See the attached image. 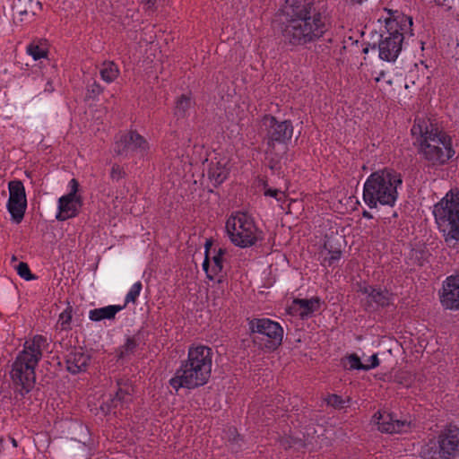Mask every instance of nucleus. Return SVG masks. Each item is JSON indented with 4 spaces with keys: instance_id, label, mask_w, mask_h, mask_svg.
Listing matches in <instances>:
<instances>
[{
    "instance_id": "obj_1",
    "label": "nucleus",
    "mask_w": 459,
    "mask_h": 459,
    "mask_svg": "<svg viewBox=\"0 0 459 459\" xmlns=\"http://www.w3.org/2000/svg\"><path fill=\"white\" fill-rule=\"evenodd\" d=\"M331 27L325 0H288L281 10L280 30L286 45L307 48L323 39Z\"/></svg>"
},
{
    "instance_id": "obj_2",
    "label": "nucleus",
    "mask_w": 459,
    "mask_h": 459,
    "mask_svg": "<svg viewBox=\"0 0 459 459\" xmlns=\"http://www.w3.org/2000/svg\"><path fill=\"white\" fill-rule=\"evenodd\" d=\"M411 132L415 137L414 145L418 146V152L426 166H442L455 155L451 137L432 124L424 120L415 121Z\"/></svg>"
},
{
    "instance_id": "obj_3",
    "label": "nucleus",
    "mask_w": 459,
    "mask_h": 459,
    "mask_svg": "<svg viewBox=\"0 0 459 459\" xmlns=\"http://www.w3.org/2000/svg\"><path fill=\"white\" fill-rule=\"evenodd\" d=\"M49 347L46 336L36 334L27 339L22 350L17 354L11 371V377L19 394L24 397L34 387L36 381L35 369L43 357V353Z\"/></svg>"
},
{
    "instance_id": "obj_4",
    "label": "nucleus",
    "mask_w": 459,
    "mask_h": 459,
    "mask_svg": "<svg viewBox=\"0 0 459 459\" xmlns=\"http://www.w3.org/2000/svg\"><path fill=\"white\" fill-rule=\"evenodd\" d=\"M212 350L204 345L190 347L187 359L181 362L170 385L177 391L179 388L195 389L204 385L212 373Z\"/></svg>"
},
{
    "instance_id": "obj_5",
    "label": "nucleus",
    "mask_w": 459,
    "mask_h": 459,
    "mask_svg": "<svg viewBox=\"0 0 459 459\" xmlns=\"http://www.w3.org/2000/svg\"><path fill=\"white\" fill-rule=\"evenodd\" d=\"M403 184L400 173L388 169L370 174L363 186V201L370 208L378 204L394 207L398 198V186Z\"/></svg>"
},
{
    "instance_id": "obj_6",
    "label": "nucleus",
    "mask_w": 459,
    "mask_h": 459,
    "mask_svg": "<svg viewBox=\"0 0 459 459\" xmlns=\"http://www.w3.org/2000/svg\"><path fill=\"white\" fill-rule=\"evenodd\" d=\"M433 214L439 232L448 245L459 242V191L450 190L434 205Z\"/></svg>"
},
{
    "instance_id": "obj_7",
    "label": "nucleus",
    "mask_w": 459,
    "mask_h": 459,
    "mask_svg": "<svg viewBox=\"0 0 459 459\" xmlns=\"http://www.w3.org/2000/svg\"><path fill=\"white\" fill-rule=\"evenodd\" d=\"M420 455L421 459H455L459 455V427L446 426L422 446Z\"/></svg>"
},
{
    "instance_id": "obj_8",
    "label": "nucleus",
    "mask_w": 459,
    "mask_h": 459,
    "mask_svg": "<svg viewBox=\"0 0 459 459\" xmlns=\"http://www.w3.org/2000/svg\"><path fill=\"white\" fill-rule=\"evenodd\" d=\"M226 230L230 241L237 247L246 248L263 239V232L253 219L245 212L232 214L226 222Z\"/></svg>"
},
{
    "instance_id": "obj_9",
    "label": "nucleus",
    "mask_w": 459,
    "mask_h": 459,
    "mask_svg": "<svg viewBox=\"0 0 459 459\" xmlns=\"http://www.w3.org/2000/svg\"><path fill=\"white\" fill-rule=\"evenodd\" d=\"M261 128L264 133L266 154H277L276 149L286 153L287 145L293 135V126L290 120H278L272 115H264L261 120Z\"/></svg>"
},
{
    "instance_id": "obj_10",
    "label": "nucleus",
    "mask_w": 459,
    "mask_h": 459,
    "mask_svg": "<svg viewBox=\"0 0 459 459\" xmlns=\"http://www.w3.org/2000/svg\"><path fill=\"white\" fill-rule=\"evenodd\" d=\"M252 342L260 349L276 350L282 342L283 329L270 318H253L248 322Z\"/></svg>"
},
{
    "instance_id": "obj_11",
    "label": "nucleus",
    "mask_w": 459,
    "mask_h": 459,
    "mask_svg": "<svg viewBox=\"0 0 459 459\" xmlns=\"http://www.w3.org/2000/svg\"><path fill=\"white\" fill-rule=\"evenodd\" d=\"M9 198L6 209L10 213L12 221L20 223L27 209V197L23 183L15 179L8 183Z\"/></svg>"
},
{
    "instance_id": "obj_12",
    "label": "nucleus",
    "mask_w": 459,
    "mask_h": 459,
    "mask_svg": "<svg viewBox=\"0 0 459 459\" xmlns=\"http://www.w3.org/2000/svg\"><path fill=\"white\" fill-rule=\"evenodd\" d=\"M358 291L366 295V299L363 300V307L368 312L385 308L394 304V295L386 289L363 285L359 286Z\"/></svg>"
},
{
    "instance_id": "obj_13",
    "label": "nucleus",
    "mask_w": 459,
    "mask_h": 459,
    "mask_svg": "<svg viewBox=\"0 0 459 459\" xmlns=\"http://www.w3.org/2000/svg\"><path fill=\"white\" fill-rule=\"evenodd\" d=\"M412 25V18L397 10L389 11V16L385 19V32L400 36L403 41L413 36Z\"/></svg>"
},
{
    "instance_id": "obj_14",
    "label": "nucleus",
    "mask_w": 459,
    "mask_h": 459,
    "mask_svg": "<svg viewBox=\"0 0 459 459\" xmlns=\"http://www.w3.org/2000/svg\"><path fill=\"white\" fill-rule=\"evenodd\" d=\"M373 419L378 430L388 434L407 432L412 425L411 420L398 419L394 413L388 411H377Z\"/></svg>"
},
{
    "instance_id": "obj_15",
    "label": "nucleus",
    "mask_w": 459,
    "mask_h": 459,
    "mask_svg": "<svg viewBox=\"0 0 459 459\" xmlns=\"http://www.w3.org/2000/svg\"><path fill=\"white\" fill-rule=\"evenodd\" d=\"M403 43V39L400 36L382 32L377 45L379 58L386 62H394L402 51Z\"/></svg>"
},
{
    "instance_id": "obj_16",
    "label": "nucleus",
    "mask_w": 459,
    "mask_h": 459,
    "mask_svg": "<svg viewBox=\"0 0 459 459\" xmlns=\"http://www.w3.org/2000/svg\"><path fill=\"white\" fill-rule=\"evenodd\" d=\"M143 139L136 132L130 131L116 137L113 151L117 155L127 156L142 146Z\"/></svg>"
},
{
    "instance_id": "obj_17",
    "label": "nucleus",
    "mask_w": 459,
    "mask_h": 459,
    "mask_svg": "<svg viewBox=\"0 0 459 459\" xmlns=\"http://www.w3.org/2000/svg\"><path fill=\"white\" fill-rule=\"evenodd\" d=\"M440 301L446 309H459V273L446 278Z\"/></svg>"
},
{
    "instance_id": "obj_18",
    "label": "nucleus",
    "mask_w": 459,
    "mask_h": 459,
    "mask_svg": "<svg viewBox=\"0 0 459 459\" xmlns=\"http://www.w3.org/2000/svg\"><path fill=\"white\" fill-rule=\"evenodd\" d=\"M82 206V198L62 195L57 200V212L55 218L58 221L75 218L79 215Z\"/></svg>"
},
{
    "instance_id": "obj_19",
    "label": "nucleus",
    "mask_w": 459,
    "mask_h": 459,
    "mask_svg": "<svg viewBox=\"0 0 459 459\" xmlns=\"http://www.w3.org/2000/svg\"><path fill=\"white\" fill-rule=\"evenodd\" d=\"M342 237L326 236L321 251L324 265L332 266L341 259L342 256Z\"/></svg>"
},
{
    "instance_id": "obj_20",
    "label": "nucleus",
    "mask_w": 459,
    "mask_h": 459,
    "mask_svg": "<svg viewBox=\"0 0 459 459\" xmlns=\"http://www.w3.org/2000/svg\"><path fill=\"white\" fill-rule=\"evenodd\" d=\"M41 9V3L35 0H13L12 5L13 15L18 16L21 22L32 21Z\"/></svg>"
},
{
    "instance_id": "obj_21",
    "label": "nucleus",
    "mask_w": 459,
    "mask_h": 459,
    "mask_svg": "<svg viewBox=\"0 0 459 459\" xmlns=\"http://www.w3.org/2000/svg\"><path fill=\"white\" fill-rule=\"evenodd\" d=\"M91 357L82 350H72L65 357L66 369L71 374H78L86 371Z\"/></svg>"
},
{
    "instance_id": "obj_22",
    "label": "nucleus",
    "mask_w": 459,
    "mask_h": 459,
    "mask_svg": "<svg viewBox=\"0 0 459 459\" xmlns=\"http://www.w3.org/2000/svg\"><path fill=\"white\" fill-rule=\"evenodd\" d=\"M321 307V299L318 297L311 299H296L293 301L292 308L301 319L311 317Z\"/></svg>"
},
{
    "instance_id": "obj_23",
    "label": "nucleus",
    "mask_w": 459,
    "mask_h": 459,
    "mask_svg": "<svg viewBox=\"0 0 459 459\" xmlns=\"http://www.w3.org/2000/svg\"><path fill=\"white\" fill-rule=\"evenodd\" d=\"M125 305H109L100 308L90 310L89 318L91 321L98 322L103 319H112L115 316L124 309Z\"/></svg>"
},
{
    "instance_id": "obj_24",
    "label": "nucleus",
    "mask_w": 459,
    "mask_h": 459,
    "mask_svg": "<svg viewBox=\"0 0 459 459\" xmlns=\"http://www.w3.org/2000/svg\"><path fill=\"white\" fill-rule=\"evenodd\" d=\"M230 169L226 167V163L218 161L212 163L208 170V177L213 182L214 186L222 184L228 178Z\"/></svg>"
},
{
    "instance_id": "obj_25",
    "label": "nucleus",
    "mask_w": 459,
    "mask_h": 459,
    "mask_svg": "<svg viewBox=\"0 0 459 459\" xmlns=\"http://www.w3.org/2000/svg\"><path fill=\"white\" fill-rule=\"evenodd\" d=\"M140 338L136 336L128 337L124 345L120 346L117 351L118 359H127L134 355L139 347Z\"/></svg>"
},
{
    "instance_id": "obj_26",
    "label": "nucleus",
    "mask_w": 459,
    "mask_h": 459,
    "mask_svg": "<svg viewBox=\"0 0 459 459\" xmlns=\"http://www.w3.org/2000/svg\"><path fill=\"white\" fill-rule=\"evenodd\" d=\"M119 74V68L113 61H105L100 67V78L107 83L113 82Z\"/></svg>"
},
{
    "instance_id": "obj_27",
    "label": "nucleus",
    "mask_w": 459,
    "mask_h": 459,
    "mask_svg": "<svg viewBox=\"0 0 459 459\" xmlns=\"http://www.w3.org/2000/svg\"><path fill=\"white\" fill-rule=\"evenodd\" d=\"M115 396L111 399V406L117 408L118 405L123 406L124 403H127L132 400L134 388L132 386L125 385H121L120 383Z\"/></svg>"
},
{
    "instance_id": "obj_28",
    "label": "nucleus",
    "mask_w": 459,
    "mask_h": 459,
    "mask_svg": "<svg viewBox=\"0 0 459 459\" xmlns=\"http://www.w3.org/2000/svg\"><path fill=\"white\" fill-rule=\"evenodd\" d=\"M192 100L188 95L182 94L176 101L175 115L178 117H186L187 111L192 108Z\"/></svg>"
},
{
    "instance_id": "obj_29",
    "label": "nucleus",
    "mask_w": 459,
    "mask_h": 459,
    "mask_svg": "<svg viewBox=\"0 0 459 459\" xmlns=\"http://www.w3.org/2000/svg\"><path fill=\"white\" fill-rule=\"evenodd\" d=\"M73 317V307L70 304L66 307V308L60 313L58 316L57 324L60 326V329L63 331H67L71 329V323Z\"/></svg>"
},
{
    "instance_id": "obj_30",
    "label": "nucleus",
    "mask_w": 459,
    "mask_h": 459,
    "mask_svg": "<svg viewBox=\"0 0 459 459\" xmlns=\"http://www.w3.org/2000/svg\"><path fill=\"white\" fill-rule=\"evenodd\" d=\"M26 52L28 55L32 56L34 60H39L41 58L47 57V49L42 44H38L35 42H31L26 48Z\"/></svg>"
},
{
    "instance_id": "obj_31",
    "label": "nucleus",
    "mask_w": 459,
    "mask_h": 459,
    "mask_svg": "<svg viewBox=\"0 0 459 459\" xmlns=\"http://www.w3.org/2000/svg\"><path fill=\"white\" fill-rule=\"evenodd\" d=\"M226 254V249L219 248L215 255L212 257V273L218 275L223 271V256Z\"/></svg>"
},
{
    "instance_id": "obj_32",
    "label": "nucleus",
    "mask_w": 459,
    "mask_h": 459,
    "mask_svg": "<svg viewBox=\"0 0 459 459\" xmlns=\"http://www.w3.org/2000/svg\"><path fill=\"white\" fill-rule=\"evenodd\" d=\"M142 282L140 281H136L135 283H134L132 285V287L130 288L128 293L126 294V298H125V307L132 302V303H134L135 300L137 299V298L140 296V293H141V290H142Z\"/></svg>"
},
{
    "instance_id": "obj_33",
    "label": "nucleus",
    "mask_w": 459,
    "mask_h": 459,
    "mask_svg": "<svg viewBox=\"0 0 459 459\" xmlns=\"http://www.w3.org/2000/svg\"><path fill=\"white\" fill-rule=\"evenodd\" d=\"M18 275L25 281L35 280L37 277L31 273L29 265L24 262H20L16 267Z\"/></svg>"
},
{
    "instance_id": "obj_34",
    "label": "nucleus",
    "mask_w": 459,
    "mask_h": 459,
    "mask_svg": "<svg viewBox=\"0 0 459 459\" xmlns=\"http://www.w3.org/2000/svg\"><path fill=\"white\" fill-rule=\"evenodd\" d=\"M102 91L103 88L101 87V85L98 83L96 81H93L92 82L87 85L86 97L88 99L95 100L100 96V94Z\"/></svg>"
},
{
    "instance_id": "obj_35",
    "label": "nucleus",
    "mask_w": 459,
    "mask_h": 459,
    "mask_svg": "<svg viewBox=\"0 0 459 459\" xmlns=\"http://www.w3.org/2000/svg\"><path fill=\"white\" fill-rule=\"evenodd\" d=\"M437 5L446 10H453L459 15V0H435Z\"/></svg>"
},
{
    "instance_id": "obj_36",
    "label": "nucleus",
    "mask_w": 459,
    "mask_h": 459,
    "mask_svg": "<svg viewBox=\"0 0 459 459\" xmlns=\"http://www.w3.org/2000/svg\"><path fill=\"white\" fill-rule=\"evenodd\" d=\"M347 362L349 364V369H358V370H364L365 366L363 363H361L360 359L359 356L355 353L349 355L347 358Z\"/></svg>"
},
{
    "instance_id": "obj_37",
    "label": "nucleus",
    "mask_w": 459,
    "mask_h": 459,
    "mask_svg": "<svg viewBox=\"0 0 459 459\" xmlns=\"http://www.w3.org/2000/svg\"><path fill=\"white\" fill-rule=\"evenodd\" d=\"M69 192L65 195L74 198H82L80 195H78L79 191V182L75 178H72L68 183Z\"/></svg>"
},
{
    "instance_id": "obj_38",
    "label": "nucleus",
    "mask_w": 459,
    "mask_h": 459,
    "mask_svg": "<svg viewBox=\"0 0 459 459\" xmlns=\"http://www.w3.org/2000/svg\"><path fill=\"white\" fill-rule=\"evenodd\" d=\"M276 153L277 154H267L270 157L269 168L272 170H278L280 169L279 160L284 154L281 152V149H276Z\"/></svg>"
},
{
    "instance_id": "obj_39",
    "label": "nucleus",
    "mask_w": 459,
    "mask_h": 459,
    "mask_svg": "<svg viewBox=\"0 0 459 459\" xmlns=\"http://www.w3.org/2000/svg\"><path fill=\"white\" fill-rule=\"evenodd\" d=\"M263 186L264 188V194L265 196H271L275 198L276 200L281 199V196L283 195V193L281 191H280L279 189L268 187V185L265 181L263 182Z\"/></svg>"
},
{
    "instance_id": "obj_40",
    "label": "nucleus",
    "mask_w": 459,
    "mask_h": 459,
    "mask_svg": "<svg viewBox=\"0 0 459 459\" xmlns=\"http://www.w3.org/2000/svg\"><path fill=\"white\" fill-rule=\"evenodd\" d=\"M327 404L331 405L334 408H343L344 407V401L342 398L337 394H331L327 398Z\"/></svg>"
},
{
    "instance_id": "obj_41",
    "label": "nucleus",
    "mask_w": 459,
    "mask_h": 459,
    "mask_svg": "<svg viewBox=\"0 0 459 459\" xmlns=\"http://www.w3.org/2000/svg\"><path fill=\"white\" fill-rule=\"evenodd\" d=\"M210 255H204V260L203 262V269L206 273V276L210 280H213L215 277V274L212 273V267L210 268Z\"/></svg>"
},
{
    "instance_id": "obj_42",
    "label": "nucleus",
    "mask_w": 459,
    "mask_h": 459,
    "mask_svg": "<svg viewBox=\"0 0 459 459\" xmlns=\"http://www.w3.org/2000/svg\"><path fill=\"white\" fill-rule=\"evenodd\" d=\"M160 5V0H145V13L149 12V14L156 12Z\"/></svg>"
},
{
    "instance_id": "obj_43",
    "label": "nucleus",
    "mask_w": 459,
    "mask_h": 459,
    "mask_svg": "<svg viewBox=\"0 0 459 459\" xmlns=\"http://www.w3.org/2000/svg\"><path fill=\"white\" fill-rule=\"evenodd\" d=\"M368 364H364L365 366V368L364 370L365 371H368L372 368H375L377 367H378L379 365V359H378V356L377 353L373 354L372 356L369 357L368 359Z\"/></svg>"
},
{
    "instance_id": "obj_44",
    "label": "nucleus",
    "mask_w": 459,
    "mask_h": 459,
    "mask_svg": "<svg viewBox=\"0 0 459 459\" xmlns=\"http://www.w3.org/2000/svg\"><path fill=\"white\" fill-rule=\"evenodd\" d=\"M110 177L115 180H119L123 177V170L119 165L115 164L112 166Z\"/></svg>"
},
{
    "instance_id": "obj_45",
    "label": "nucleus",
    "mask_w": 459,
    "mask_h": 459,
    "mask_svg": "<svg viewBox=\"0 0 459 459\" xmlns=\"http://www.w3.org/2000/svg\"><path fill=\"white\" fill-rule=\"evenodd\" d=\"M211 246H212V241L211 240H206L205 245H204V247H205L204 255H210Z\"/></svg>"
},
{
    "instance_id": "obj_46",
    "label": "nucleus",
    "mask_w": 459,
    "mask_h": 459,
    "mask_svg": "<svg viewBox=\"0 0 459 459\" xmlns=\"http://www.w3.org/2000/svg\"><path fill=\"white\" fill-rule=\"evenodd\" d=\"M369 49H372V50H376L377 49V45L376 44H373L372 46L368 45L367 47H365L362 50V52L364 54H368Z\"/></svg>"
},
{
    "instance_id": "obj_47",
    "label": "nucleus",
    "mask_w": 459,
    "mask_h": 459,
    "mask_svg": "<svg viewBox=\"0 0 459 459\" xmlns=\"http://www.w3.org/2000/svg\"><path fill=\"white\" fill-rule=\"evenodd\" d=\"M53 91H54V87H53L52 83L50 82H48L46 83L44 91H48V92L51 93V92H53Z\"/></svg>"
},
{
    "instance_id": "obj_48",
    "label": "nucleus",
    "mask_w": 459,
    "mask_h": 459,
    "mask_svg": "<svg viewBox=\"0 0 459 459\" xmlns=\"http://www.w3.org/2000/svg\"><path fill=\"white\" fill-rule=\"evenodd\" d=\"M362 216L364 218H367V219H372L373 218L372 214L369 212H368V211H364L362 212Z\"/></svg>"
},
{
    "instance_id": "obj_49",
    "label": "nucleus",
    "mask_w": 459,
    "mask_h": 459,
    "mask_svg": "<svg viewBox=\"0 0 459 459\" xmlns=\"http://www.w3.org/2000/svg\"><path fill=\"white\" fill-rule=\"evenodd\" d=\"M384 75H385V72H383V71H382V72L379 74V76L376 77V79H375V80H376V82H379V81L381 80V78H382V77H384Z\"/></svg>"
},
{
    "instance_id": "obj_50",
    "label": "nucleus",
    "mask_w": 459,
    "mask_h": 459,
    "mask_svg": "<svg viewBox=\"0 0 459 459\" xmlns=\"http://www.w3.org/2000/svg\"><path fill=\"white\" fill-rule=\"evenodd\" d=\"M12 444L13 445V446H17V442L14 438H12Z\"/></svg>"
},
{
    "instance_id": "obj_51",
    "label": "nucleus",
    "mask_w": 459,
    "mask_h": 459,
    "mask_svg": "<svg viewBox=\"0 0 459 459\" xmlns=\"http://www.w3.org/2000/svg\"><path fill=\"white\" fill-rule=\"evenodd\" d=\"M397 216H398L397 212H394L393 214H392V218H396Z\"/></svg>"
},
{
    "instance_id": "obj_52",
    "label": "nucleus",
    "mask_w": 459,
    "mask_h": 459,
    "mask_svg": "<svg viewBox=\"0 0 459 459\" xmlns=\"http://www.w3.org/2000/svg\"><path fill=\"white\" fill-rule=\"evenodd\" d=\"M385 220H387L389 223H391V221H392V220H391V219H392V218H385Z\"/></svg>"
}]
</instances>
